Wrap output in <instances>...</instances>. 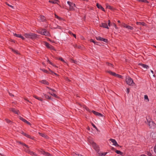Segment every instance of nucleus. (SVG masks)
<instances>
[{
  "instance_id": "1",
  "label": "nucleus",
  "mask_w": 156,
  "mask_h": 156,
  "mask_svg": "<svg viewBox=\"0 0 156 156\" xmlns=\"http://www.w3.org/2000/svg\"><path fill=\"white\" fill-rule=\"evenodd\" d=\"M24 35L26 38L31 39H35L37 37V35L36 34L32 33H26L24 34Z\"/></svg>"
},
{
  "instance_id": "2",
  "label": "nucleus",
  "mask_w": 156,
  "mask_h": 156,
  "mask_svg": "<svg viewBox=\"0 0 156 156\" xmlns=\"http://www.w3.org/2000/svg\"><path fill=\"white\" fill-rule=\"evenodd\" d=\"M147 122H145L146 123L148 122V125L149 126V127L151 128L154 129L156 127V124L154 122L151 120V119H147Z\"/></svg>"
},
{
  "instance_id": "3",
  "label": "nucleus",
  "mask_w": 156,
  "mask_h": 156,
  "mask_svg": "<svg viewBox=\"0 0 156 156\" xmlns=\"http://www.w3.org/2000/svg\"><path fill=\"white\" fill-rule=\"evenodd\" d=\"M94 149L97 152V155L98 156H105L107 153L102 152L99 151V147H94Z\"/></svg>"
},
{
  "instance_id": "4",
  "label": "nucleus",
  "mask_w": 156,
  "mask_h": 156,
  "mask_svg": "<svg viewBox=\"0 0 156 156\" xmlns=\"http://www.w3.org/2000/svg\"><path fill=\"white\" fill-rule=\"evenodd\" d=\"M126 81L127 83L129 86H133L134 84L133 80L129 77L126 79Z\"/></svg>"
},
{
  "instance_id": "5",
  "label": "nucleus",
  "mask_w": 156,
  "mask_h": 156,
  "mask_svg": "<svg viewBox=\"0 0 156 156\" xmlns=\"http://www.w3.org/2000/svg\"><path fill=\"white\" fill-rule=\"evenodd\" d=\"M39 33L45 36H49L50 35L49 32L45 29H42L41 30H39Z\"/></svg>"
},
{
  "instance_id": "6",
  "label": "nucleus",
  "mask_w": 156,
  "mask_h": 156,
  "mask_svg": "<svg viewBox=\"0 0 156 156\" xmlns=\"http://www.w3.org/2000/svg\"><path fill=\"white\" fill-rule=\"evenodd\" d=\"M67 3L69 6V9L70 10H74L75 7V4L69 1H68Z\"/></svg>"
},
{
  "instance_id": "7",
  "label": "nucleus",
  "mask_w": 156,
  "mask_h": 156,
  "mask_svg": "<svg viewBox=\"0 0 156 156\" xmlns=\"http://www.w3.org/2000/svg\"><path fill=\"white\" fill-rule=\"evenodd\" d=\"M88 141L91 145L93 146H95L96 145V144L94 142L92 139L91 137L88 138Z\"/></svg>"
},
{
  "instance_id": "8",
  "label": "nucleus",
  "mask_w": 156,
  "mask_h": 156,
  "mask_svg": "<svg viewBox=\"0 0 156 156\" xmlns=\"http://www.w3.org/2000/svg\"><path fill=\"white\" fill-rule=\"evenodd\" d=\"M45 45L48 48H49L51 50H55L54 47L52 45L48 43L47 42H45Z\"/></svg>"
},
{
  "instance_id": "9",
  "label": "nucleus",
  "mask_w": 156,
  "mask_h": 156,
  "mask_svg": "<svg viewBox=\"0 0 156 156\" xmlns=\"http://www.w3.org/2000/svg\"><path fill=\"white\" fill-rule=\"evenodd\" d=\"M9 109L10 111H12L15 114H16L18 115L19 114V110H18L13 108H10Z\"/></svg>"
},
{
  "instance_id": "10",
  "label": "nucleus",
  "mask_w": 156,
  "mask_h": 156,
  "mask_svg": "<svg viewBox=\"0 0 156 156\" xmlns=\"http://www.w3.org/2000/svg\"><path fill=\"white\" fill-rule=\"evenodd\" d=\"M122 26L124 27H125L129 30H133V27L130 26L128 25L125 23H123Z\"/></svg>"
},
{
  "instance_id": "11",
  "label": "nucleus",
  "mask_w": 156,
  "mask_h": 156,
  "mask_svg": "<svg viewBox=\"0 0 156 156\" xmlns=\"http://www.w3.org/2000/svg\"><path fill=\"white\" fill-rule=\"evenodd\" d=\"M109 140L112 143L113 145L115 146H120L118 144L115 140L112 139H110Z\"/></svg>"
},
{
  "instance_id": "12",
  "label": "nucleus",
  "mask_w": 156,
  "mask_h": 156,
  "mask_svg": "<svg viewBox=\"0 0 156 156\" xmlns=\"http://www.w3.org/2000/svg\"><path fill=\"white\" fill-rule=\"evenodd\" d=\"M92 112L95 115H97V116H99V117H103V115L100 113H99L98 112H96L94 110H92Z\"/></svg>"
},
{
  "instance_id": "13",
  "label": "nucleus",
  "mask_w": 156,
  "mask_h": 156,
  "mask_svg": "<svg viewBox=\"0 0 156 156\" xmlns=\"http://www.w3.org/2000/svg\"><path fill=\"white\" fill-rule=\"evenodd\" d=\"M150 136L153 139L156 140V132H152Z\"/></svg>"
},
{
  "instance_id": "14",
  "label": "nucleus",
  "mask_w": 156,
  "mask_h": 156,
  "mask_svg": "<svg viewBox=\"0 0 156 156\" xmlns=\"http://www.w3.org/2000/svg\"><path fill=\"white\" fill-rule=\"evenodd\" d=\"M13 35L14 36H15L16 37H20L21 38L22 40H23L25 39L24 37L22 36H21V35L20 34H17L16 33H13Z\"/></svg>"
},
{
  "instance_id": "15",
  "label": "nucleus",
  "mask_w": 156,
  "mask_h": 156,
  "mask_svg": "<svg viewBox=\"0 0 156 156\" xmlns=\"http://www.w3.org/2000/svg\"><path fill=\"white\" fill-rule=\"evenodd\" d=\"M38 134L41 136L44 137L46 139H48L49 138L46 135L45 133H42L40 132L38 133Z\"/></svg>"
},
{
  "instance_id": "16",
  "label": "nucleus",
  "mask_w": 156,
  "mask_h": 156,
  "mask_svg": "<svg viewBox=\"0 0 156 156\" xmlns=\"http://www.w3.org/2000/svg\"><path fill=\"white\" fill-rule=\"evenodd\" d=\"M139 65L142 66L143 68H145L146 69H147L148 68H149V66L147 65L144 64H143L141 63H139Z\"/></svg>"
},
{
  "instance_id": "17",
  "label": "nucleus",
  "mask_w": 156,
  "mask_h": 156,
  "mask_svg": "<svg viewBox=\"0 0 156 156\" xmlns=\"http://www.w3.org/2000/svg\"><path fill=\"white\" fill-rule=\"evenodd\" d=\"M96 5L98 9H101L102 11H105L103 7L101 5L99 4L98 3H97Z\"/></svg>"
},
{
  "instance_id": "18",
  "label": "nucleus",
  "mask_w": 156,
  "mask_h": 156,
  "mask_svg": "<svg viewBox=\"0 0 156 156\" xmlns=\"http://www.w3.org/2000/svg\"><path fill=\"white\" fill-rule=\"evenodd\" d=\"M101 27L107 28L108 29V27L107 23H101Z\"/></svg>"
},
{
  "instance_id": "19",
  "label": "nucleus",
  "mask_w": 156,
  "mask_h": 156,
  "mask_svg": "<svg viewBox=\"0 0 156 156\" xmlns=\"http://www.w3.org/2000/svg\"><path fill=\"white\" fill-rule=\"evenodd\" d=\"M41 152L42 154H43L44 155L48 156H51V155L50 154H49V153H48V152H45V151H41Z\"/></svg>"
},
{
  "instance_id": "20",
  "label": "nucleus",
  "mask_w": 156,
  "mask_h": 156,
  "mask_svg": "<svg viewBox=\"0 0 156 156\" xmlns=\"http://www.w3.org/2000/svg\"><path fill=\"white\" fill-rule=\"evenodd\" d=\"M40 20L42 22H43L45 20L44 16H40Z\"/></svg>"
},
{
  "instance_id": "21",
  "label": "nucleus",
  "mask_w": 156,
  "mask_h": 156,
  "mask_svg": "<svg viewBox=\"0 0 156 156\" xmlns=\"http://www.w3.org/2000/svg\"><path fill=\"white\" fill-rule=\"evenodd\" d=\"M40 82L43 84H46L47 85H49V83L46 81V80H42L40 81Z\"/></svg>"
},
{
  "instance_id": "22",
  "label": "nucleus",
  "mask_w": 156,
  "mask_h": 156,
  "mask_svg": "<svg viewBox=\"0 0 156 156\" xmlns=\"http://www.w3.org/2000/svg\"><path fill=\"white\" fill-rule=\"evenodd\" d=\"M10 49L12 50V51L15 54H16L17 55H20V53L17 50H15L12 48H10Z\"/></svg>"
},
{
  "instance_id": "23",
  "label": "nucleus",
  "mask_w": 156,
  "mask_h": 156,
  "mask_svg": "<svg viewBox=\"0 0 156 156\" xmlns=\"http://www.w3.org/2000/svg\"><path fill=\"white\" fill-rule=\"evenodd\" d=\"M73 46L75 48H78L82 49V47L80 45L78 46L77 44H75L73 45Z\"/></svg>"
},
{
  "instance_id": "24",
  "label": "nucleus",
  "mask_w": 156,
  "mask_h": 156,
  "mask_svg": "<svg viewBox=\"0 0 156 156\" xmlns=\"http://www.w3.org/2000/svg\"><path fill=\"white\" fill-rule=\"evenodd\" d=\"M136 24L137 25H142L143 26H146V23L144 22H136Z\"/></svg>"
},
{
  "instance_id": "25",
  "label": "nucleus",
  "mask_w": 156,
  "mask_h": 156,
  "mask_svg": "<svg viewBox=\"0 0 156 156\" xmlns=\"http://www.w3.org/2000/svg\"><path fill=\"white\" fill-rule=\"evenodd\" d=\"M33 97H34V98L36 99H37V100H39V101H43V100H42V98H41L38 97L37 96H36V95H34L33 96Z\"/></svg>"
},
{
  "instance_id": "26",
  "label": "nucleus",
  "mask_w": 156,
  "mask_h": 156,
  "mask_svg": "<svg viewBox=\"0 0 156 156\" xmlns=\"http://www.w3.org/2000/svg\"><path fill=\"white\" fill-rule=\"evenodd\" d=\"M106 8L110 9L112 10L113 9V8L111 6L109 5L108 4H106Z\"/></svg>"
},
{
  "instance_id": "27",
  "label": "nucleus",
  "mask_w": 156,
  "mask_h": 156,
  "mask_svg": "<svg viewBox=\"0 0 156 156\" xmlns=\"http://www.w3.org/2000/svg\"><path fill=\"white\" fill-rule=\"evenodd\" d=\"M26 137L29 138H30V139L32 140H34V137L33 136H31L30 135H29L28 134H27L26 135Z\"/></svg>"
},
{
  "instance_id": "28",
  "label": "nucleus",
  "mask_w": 156,
  "mask_h": 156,
  "mask_svg": "<svg viewBox=\"0 0 156 156\" xmlns=\"http://www.w3.org/2000/svg\"><path fill=\"white\" fill-rule=\"evenodd\" d=\"M55 18H57L59 20H62V18L58 16L56 14H55Z\"/></svg>"
},
{
  "instance_id": "29",
  "label": "nucleus",
  "mask_w": 156,
  "mask_h": 156,
  "mask_svg": "<svg viewBox=\"0 0 156 156\" xmlns=\"http://www.w3.org/2000/svg\"><path fill=\"white\" fill-rule=\"evenodd\" d=\"M96 38L97 40L101 41L102 39V37H101L100 36H98L96 37Z\"/></svg>"
},
{
  "instance_id": "30",
  "label": "nucleus",
  "mask_w": 156,
  "mask_h": 156,
  "mask_svg": "<svg viewBox=\"0 0 156 156\" xmlns=\"http://www.w3.org/2000/svg\"><path fill=\"white\" fill-rule=\"evenodd\" d=\"M17 143H19L20 144L19 145L24 146H27L25 144L21 142H18Z\"/></svg>"
},
{
  "instance_id": "31",
  "label": "nucleus",
  "mask_w": 156,
  "mask_h": 156,
  "mask_svg": "<svg viewBox=\"0 0 156 156\" xmlns=\"http://www.w3.org/2000/svg\"><path fill=\"white\" fill-rule=\"evenodd\" d=\"M44 96L45 98L48 99H50L51 98V96H49L46 94H44Z\"/></svg>"
},
{
  "instance_id": "32",
  "label": "nucleus",
  "mask_w": 156,
  "mask_h": 156,
  "mask_svg": "<svg viewBox=\"0 0 156 156\" xmlns=\"http://www.w3.org/2000/svg\"><path fill=\"white\" fill-rule=\"evenodd\" d=\"M49 94H50L52 96H53L56 98H58V96H57L54 93H49Z\"/></svg>"
},
{
  "instance_id": "33",
  "label": "nucleus",
  "mask_w": 156,
  "mask_h": 156,
  "mask_svg": "<svg viewBox=\"0 0 156 156\" xmlns=\"http://www.w3.org/2000/svg\"><path fill=\"white\" fill-rule=\"evenodd\" d=\"M19 119L24 122H25L26 121V120L25 119H23V117L21 116L19 117Z\"/></svg>"
},
{
  "instance_id": "34",
  "label": "nucleus",
  "mask_w": 156,
  "mask_h": 156,
  "mask_svg": "<svg viewBox=\"0 0 156 156\" xmlns=\"http://www.w3.org/2000/svg\"><path fill=\"white\" fill-rule=\"evenodd\" d=\"M90 41L94 43V44H96L98 45V42H95L93 39H90Z\"/></svg>"
},
{
  "instance_id": "35",
  "label": "nucleus",
  "mask_w": 156,
  "mask_h": 156,
  "mask_svg": "<svg viewBox=\"0 0 156 156\" xmlns=\"http://www.w3.org/2000/svg\"><path fill=\"white\" fill-rule=\"evenodd\" d=\"M5 120L7 123H12V122L10 120L7 119H5Z\"/></svg>"
},
{
  "instance_id": "36",
  "label": "nucleus",
  "mask_w": 156,
  "mask_h": 156,
  "mask_svg": "<svg viewBox=\"0 0 156 156\" xmlns=\"http://www.w3.org/2000/svg\"><path fill=\"white\" fill-rule=\"evenodd\" d=\"M106 64H107V65H108V66H111L112 67H113V65L112 64L109 63V62H107L106 63Z\"/></svg>"
},
{
  "instance_id": "37",
  "label": "nucleus",
  "mask_w": 156,
  "mask_h": 156,
  "mask_svg": "<svg viewBox=\"0 0 156 156\" xmlns=\"http://www.w3.org/2000/svg\"><path fill=\"white\" fill-rule=\"evenodd\" d=\"M84 108H85V109H86V110L87 111H88V112H91L90 110L86 106H84Z\"/></svg>"
},
{
  "instance_id": "38",
  "label": "nucleus",
  "mask_w": 156,
  "mask_h": 156,
  "mask_svg": "<svg viewBox=\"0 0 156 156\" xmlns=\"http://www.w3.org/2000/svg\"><path fill=\"white\" fill-rule=\"evenodd\" d=\"M101 41H103L104 42H106V43H107V42H108V40L107 39H105V38H102Z\"/></svg>"
},
{
  "instance_id": "39",
  "label": "nucleus",
  "mask_w": 156,
  "mask_h": 156,
  "mask_svg": "<svg viewBox=\"0 0 156 156\" xmlns=\"http://www.w3.org/2000/svg\"><path fill=\"white\" fill-rule=\"evenodd\" d=\"M144 98V99L145 100H147V102H148L149 101V99L147 95H145Z\"/></svg>"
},
{
  "instance_id": "40",
  "label": "nucleus",
  "mask_w": 156,
  "mask_h": 156,
  "mask_svg": "<svg viewBox=\"0 0 156 156\" xmlns=\"http://www.w3.org/2000/svg\"><path fill=\"white\" fill-rule=\"evenodd\" d=\"M139 1L142 2L148 3L149 2L147 0H139Z\"/></svg>"
},
{
  "instance_id": "41",
  "label": "nucleus",
  "mask_w": 156,
  "mask_h": 156,
  "mask_svg": "<svg viewBox=\"0 0 156 156\" xmlns=\"http://www.w3.org/2000/svg\"><path fill=\"white\" fill-rule=\"evenodd\" d=\"M116 152L118 154H122V153L120 151H118V150H116Z\"/></svg>"
},
{
  "instance_id": "42",
  "label": "nucleus",
  "mask_w": 156,
  "mask_h": 156,
  "mask_svg": "<svg viewBox=\"0 0 156 156\" xmlns=\"http://www.w3.org/2000/svg\"><path fill=\"white\" fill-rule=\"evenodd\" d=\"M112 25L114 26V27H115V28L116 29H118V28H117V27L116 26V24L115 23H112Z\"/></svg>"
},
{
  "instance_id": "43",
  "label": "nucleus",
  "mask_w": 156,
  "mask_h": 156,
  "mask_svg": "<svg viewBox=\"0 0 156 156\" xmlns=\"http://www.w3.org/2000/svg\"><path fill=\"white\" fill-rule=\"evenodd\" d=\"M92 125L98 131V129L95 126L93 123H92Z\"/></svg>"
},
{
  "instance_id": "44",
  "label": "nucleus",
  "mask_w": 156,
  "mask_h": 156,
  "mask_svg": "<svg viewBox=\"0 0 156 156\" xmlns=\"http://www.w3.org/2000/svg\"><path fill=\"white\" fill-rule=\"evenodd\" d=\"M116 76H117L119 78H122V76L119 75L117 74Z\"/></svg>"
},
{
  "instance_id": "45",
  "label": "nucleus",
  "mask_w": 156,
  "mask_h": 156,
  "mask_svg": "<svg viewBox=\"0 0 156 156\" xmlns=\"http://www.w3.org/2000/svg\"><path fill=\"white\" fill-rule=\"evenodd\" d=\"M41 70H42V71L44 72L45 73H49V72H48V71L45 69H41Z\"/></svg>"
},
{
  "instance_id": "46",
  "label": "nucleus",
  "mask_w": 156,
  "mask_h": 156,
  "mask_svg": "<svg viewBox=\"0 0 156 156\" xmlns=\"http://www.w3.org/2000/svg\"><path fill=\"white\" fill-rule=\"evenodd\" d=\"M71 60L73 62L77 64V61H76L74 60L73 59H71Z\"/></svg>"
},
{
  "instance_id": "47",
  "label": "nucleus",
  "mask_w": 156,
  "mask_h": 156,
  "mask_svg": "<svg viewBox=\"0 0 156 156\" xmlns=\"http://www.w3.org/2000/svg\"><path fill=\"white\" fill-rule=\"evenodd\" d=\"M6 4L8 6H9V7H11L12 8H13V6L11 5H10L8 3H7L6 2Z\"/></svg>"
},
{
  "instance_id": "48",
  "label": "nucleus",
  "mask_w": 156,
  "mask_h": 156,
  "mask_svg": "<svg viewBox=\"0 0 156 156\" xmlns=\"http://www.w3.org/2000/svg\"><path fill=\"white\" fill-rule=\"evenodd\" d=\"M58 59L63 62H65L64 60L62 57L59 58Z\"/></svg>"
},
{
  "instance_id": "49",
  "label": "nucleus",
  "mask_w": 156,
  "mask_h": 156,
  "mask_svg": "<svg viewBox=\"0 0 156 156\" xmlns=\"http://www.w3.org/2000/svg\"><path fill=\"white\" fill-rule=\"evenodd\" d=\"M25 123H26L27 124L30 126L31 125V123L30 122H29L27 121V120L26 121Z\"/></svg>"
},
{
  "instance_id": "50",
  "label": "nucleus",
  "mask_w": 156,
  "mask_h": 156,
  "mask_svg": "<svg viewBox=\"0 0 156 156\" xmlns=\"http://www.w3.org/2000/svg\"><path fill=\"white\" fill-rule=\"evenodd\" d=\"M8 92L9 93V95L11 96V97H14V95L12 93H10V92H9V91H8Z\"/></svg>"
},
{
  "instance_id": "51",
  "label": "nucleus",
  "mask_w": 156,
  "mask_h": 156,
  "mask_svg": "<svg viewBox=\"0 0 156 156\" xmlns=\"http://www.w3.org/2000/svg\"><path fill=\"white\" fill-rule=\"evenodd\" d=\"M65 80L67 81H68L69 82L70 81V80H69L68 78L67 77H66L65 78Z\"/></svg>"
},
{
  "instance_id": "52",
  "label": "nucleus",
  "mask_w": 156,
  "mask_h": 156,
  "mask_svg": "<svg viewBox=\"0 0 156 156\" xmlns=\"http://www.w3.org/2000/svg\"><path fill=\"white\" fill-rule=\"evenodd\" d=\"M21 134L23 135L24 136H26L27 134H26V133H24L23 132H21Z\"/></svg>"
},
{
  "instance_id": "53",
  "label": "nucleus",
  "mask_w": 156,
  "mask_h": 156,
  "mask_svg": "<svg viewBox=\"0 0 156 156\" xmlns=\"http://www.w3.org/2000/svg\"><path fill=\"white\" fill-rule=\"evenodd\" d=\"M106 72L109 73L111 75L113 73V72L110 71H106Z\"/></svg>"
},
{
  "instance_id": "54",
  "label": "nucleus",
  "mask_w": 156,
  "mask_h": 156,
  "mask_svg": "<svg viewBox=\"0 0 156 156\" xmlns=\"http://www.w3.org/2000/svg\"><path fill=\"white\" fill-rule=\"evenodd\" d=\"M116 75H117V74H116V73H114V72H113L112 73V75L115 76H116Z\"/></svg>"
},
{
  "instance_id": "55",
  "label": "nucleus",
  "mask_w": 156,
  "mask_h": 156,
  "mask_svg": "<svg viewBox=\"0 0 156 156\" xmlns=\"http://www.w3.org/2000/svg\"><path fill=\"white\" fill-rule=\"evenodd\" d=\"M129 89L128 88H127L126 92L128 94L129 93Z\"/></svg>"
},
{
  "instance_id": "56",
  "label": "nucleus",
  "mask_w": 156,
  "mask_h": 156,
  "mask_svg": "<svg viewBox=\"0 0 156 156\" xmlns=\"http://www.w3.org/2000/svg\"><path fill=\"white\" fill-rule=\"evenodd\" d=\"M24 99L26 101H27L29 102V103H31L30 101H29V100H28L26 98H24Z\"/></svg>"
},
{
  "instance_id": "57",
  "label": "nucleus",
  "mask_w": 156,
  "mask_h": 156,
  "mask_svg": "<svg viewBox=\"0 0 156 156\" xmlns=\"http://www.w3.org/2000/svg\"><path fill=\"white\" fill-rule=\"evenodd\" d=\"M51 3L54 4H56L57 3L55 1H52Z\"/></svg>"
},
{
  "instance_id": "58",
  "label": "nucleus",
  "mask_w": 156,
  "mask_h": 156,
  "mask_svg": "<svg viewBox=\"0 0 156 156\" xmlns=\"http://www.w3.org/2000/svg\"><path fill=\"white\" fill-rule=\"evenodd\" d=\"M30 154L31 155H35V156H36V155L33 152H31Z\"/></svg>"
},
{
  "instance_id": "59",
  "label": "nucleus",
  "mask_w": 156,
  "mask_h": 156,
  "mask_svg": "<svg viewBox=\"0 0 156 156\" xmlns=\"http://www.w3.org/2000/svg\"><path fill=\"white\" fill-rule=\"evenodd\" d=\"M54 28H58V29H60V27L59 26H58L57 25V27H55Z\"/></svg>"
},
{
  "instance_id": "60",
  "label": "nucleus",
  "mask_w": 156,
  "mask_h": 156,
  "mask_svg": "<svg viewBox=\"0 0 156 156\" xmlns=\"http://www.w3.org/2000/svg\"><path fill=\"white\" fill-rule=\"evenodd\" d=\"M69 33L71 35H72L73 34L71 31H69Z\"/></svg>"
},
{
  "instance_id": "61",
  "label": "nucleus",
  "mask_w": 156,
  "mask_h": 156,
  "mask_svg": "<svg viewBox=\"0 0 156 156\" xmlns=\"http://www.w3.org/2000/svg\"><path fill=\"white\" fill-rule=\"evenodd\" d=\"M49 70L50 71L52 74H53L54 72L52 70H51V69H49Z\"/></svg>"
},
{
  "instance_id": "62",
  "label": "nucleus",
  "mask_w": 156,
  "mask_h": 156,
  "mask_svg": "<svg viewBox=\"0 0 156 156\" xmlns=\"http://www.w3.org/2000/svg\"><path fill=\"white\" fill-rule=\"evenodd\" d=\"M72 35L74 37L76 38V35L75 34H72Z\"/></svg>"
},
{
  "instance_id": "63",
  "label": "nucleus",
  "mask_w": 156,
  "mask_h": 156,
  "mask_svg": "<svg viewBox=\"0 0 156 156\" xmlns=\"http://www.w3.org/2000/svg\"><path fill=\"white\" fill-rule=\"evenodd\" d=\"M154 151L155 152V153H156V147H154Z\"/></svg>"
},
{
  "instance_id": "64",
  "label": "nucleus",
  "mask_w": 156,
  "mask_h": 156,
  "mask_svg": "<svg viewBox=\"0 0 156 156\" xmlns=\"http://www.w3.org/2000/svg\"><path fill=\"white\" fill-rule=\"evenodd\" d=\"M51 90L52 91H53V92H56V91H55V90H54V89H51Z\"/></svg>"
}]
</instances>
